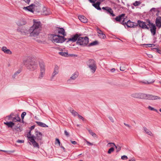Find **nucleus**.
<instances>
[{"label": "nucleus", "instance_id": "37", "mask_svg": "<svg viewBox=\"0 0 161 161\" xmlns=\"http://www.w3.org/2000/svg\"><path fill=\"white\" fill-rule=\"evenodd\" d=\"M155 81V80H153L151 81H150L149 80V81H142V83H143L146 84H152L153 82H154Z\"/></svg>", "mask_w": 161, "mask_h": 161}, {"label": "nucleus", "instance_id": "39", "mask_svg": "<svg viewBox=\"0 0 161 161\" xmlns=\"http://www.w3.org/2000/svg\"><path fill=\"white\" fill-rule=\"evenodd\" d=\"M45 74V71H40L38 78L40 79H42L44 76Z\"/></svg>", "mask_w": 161, "mask_h": 161}, {"label": "nucleus", "instance_id": "26", "mask_svg": "<svg viewBox=\"0 0 161 161\" xmlns=\"http://www.w3.org/2000/svg\"><path fill=\"white\" fill-rule=\"evenodd\" d=\"M149 100H155L160 99L161 97L159 96L149 94Z\"/></svg>", "mask_w": 161, "mask_h": 161}, {"label": "nucleus", "instance_id": "13", "mask_svg": "<svg viewBox=\"0 0 161 161\" xmlns=\"http://www.w3.org/2000/svg\"><path fill=\"white\" fill-rule=\"evenodd\" d=\"M58 34L59 35H61L62 36H66V33L65 32V31L64 28L58 27Z\"/></svg>", "mask_w": 161, "mask_h": 161}, {"label": "nucleus", "instance_id": "60", "mask_svg": "<svg viewBox=\"0 0 161 161\" xmlns=\"http://www.w3.org/2000/svg\"><path fill=\"white\" fill-rule=\"evenodd\" d=\"M35 126V125H32L31 126V127L29 128V129H30L29 130H30V131H31L32 130H33L34 129Z\"/></svg>", "mask_w": 161, "mask_h": 161}, {"label": "nucleus", "instance_id": "9", "mask_svg": "<svg viewBox=\"0 0 161 161\" xmlns=\"http://www.w3.org/2000/svg\"><path fill=\"white\" fill-rule=\"evenodd\" d=\"M32 27H30L29 29H26L25 28H23V31H22V34L23 35H27L30 34V36H31L35 37V35L33 32H32Z\"/></svg>", "mask_w": 161, "mask_h": 161}, {"label": "nucleus", "instance_id": "30", "mask_svg": "<svg viewBox=\"0 0 161 161\" xmlns=\"http://www.w3.org/2000/svg\"><path fill=\"white\" fill-rule=\"evenodd\" d=\"M88 66L89 68L92 70V71L93 73H94L96 71L97 69L96 64L93 65H89Z\"/></svg>", "mask_w": 161, "mask_h": 161}, {"label": "nucleus", "instance_id": "5", "mask_svg": "<svg viewBox=\"0 0 161 161\" xmlns=\"http://www.w3.org/2000/svg\"><path fill=\"white\" fill-rule=\"evenodd\" d=\"M89 42V39L87 36L82 37L80 36L78 41L76 42V44L77 45L85 47L87 45Z\"/></svg>", "mask_w": 161, "mask_h": 161}, {"label": "nucleus", "instance_id": "4", "mask_svg": "<svg viewBox=\"0 0 161 161\" xmlns=\"http://www.w3.org/2000/svg\"><path fill=\"white\" fill-rule=\"evenodd\" d=\"M33 20V25L31 27H32V32H33L35 36H37L40 32V28L41 27V23L40 21H36Z\"/></svg>", "mask_w": 161, "mask_h": 161}, {"label": "nucleus", "instance_id": "6", "mask_svg": "<svg viewBox=\"0 0 161 161\" xmlns=\"http://www.w3.org/2000/svg\"><path fill=\"white\" fill-rule=\"evenodd\" d=\"M126 25L128 28H135L138 26L140 28L141 27V20H138L137 23H136L129 20L127 22Z\"/></svg>", "mask_w": 161, "mask_h": 161}, {"label": "nucleus", "instance_id": "25", "mask_svg": "<svg viewBox=\"0 0 161 161\" xmlns=\"http://www.w3.org/2000/svg\"><path fill=\"white\" fill-rule=\"evenodd\" d=\"M78 18L81 22H82L84 23H86L87 22V19L84 16H79L78 17Z\"/></svg>", "mask_w": 161, "mask_h": 161}, {"label": "nucleus", "instance_id": "31", "mask_svg": "<svg viewBox=\"0 0 161 161\" xmlns=\"http://www.w3.org/2000/svg\"><path fill=\"white\" fill-rule=\"evenodd\" d=\"M143 130L146 134L151 136L153 135V134L152 132L148 129L146 127H143Z\"/></svg>", "mask_w": 161, "mask_h": 161}, {"label": "nucleus", "instance_id": "2", "mask_svg": "<svg viewBox=\"0 0 161 161\" xmlns=\"http://www.w3.org/2000/svg\"><path fill=\"white\" fill-rule=\"evenodd\" d=\"M35 135H34V137L33 139L32 140L31 143L34 147H37L39 148V145L35 140H36L37 142L41 141L42 139L43 135L37 129H35Z\"/></svg>", "mask_w": 161, "mask_h": 161}, {"label": "nucleus", "instance_id": "61", "mask_svg": "<svg viewBox=\"0 0 161 161\" xmlns=\"http://www.w3.org/2000/svg\"><path fill=\"white\" fill-rule=\"evenodd\" d=\"M108 118L109 119H110V121L111 122H112L113 123L114 122V120L113 118L112 117L109 116Z\"/></svg>", "mask_w": 161, "mask_h": 161}, {"label": "nucleus", "instance_id": "57", "mask_svg": "<svg viewBox=\"0 0 161 161\" xmlns=\"http://www.w3.org/2000/svg\"><path fill=\"white\" fill-rule=\"evenodd\" d=\"M16 142L17 143H23L24 142V141L23 140H18L16 141Z\"/></svg>", "mask_w": 161, "mask_h": 161}, {"label": "nucleus", "instance_id": "58", "mask_svg": "<svg viewBox=\"0 0 161 161\" xmlns=\"http://www.w3.org/2000/svg\"><path fill=\"white\" fill-rule=\"evenodd\" d=\"M65 135L67 137H69V133L66 130H64V131Z\"/></svg>", "mask_w": 161, "mask_h": 161}, {"label": "nucleus", "instance_id": "16", "mask_svg": "<svg viewBox=\"0 0 161 161\" xmlns=\"http://www.w3.org/2000/svg\"><path fill=\"white\" fill-rule=\"evenodd\" d=\"M26 137L27 138L28 141H30V142H31L32 140L33 139V138L34 137V135H32L31 133V131L29 130L26 134Z\"/></svg>", "mask_w": 161, "mask_h": 161}, {"label": "nucleus", "instance_id": "43", "mask_svg": "<svg viewBox=\"0 0 161 161\" xmlns=\"http://www.w3.org/2000/svg\"><path fill=\"white\" fill-rule=\"evenodd\" d=\"M148 108L149 109L151 110H152V111H156V112H157V113H158V110L154 108H153V107H152L150 106H149L148 107Z\"/></svg>", "mask_w": 161, "mask_h": 161}, {"label": "nucleus", "instance_id": "8", "mask_svg": "<svg viewBox=\"0 0 161 161\" xmlns=\"http://www.w3.org/2000/svg\"><path fill=\"white\" fill-rule=\"evenodd\" d=\"M81 36V34L78 33L71 36V38L67 39L66 40H68L66 42H68L69 41H71L73 42H75L76 41H78L80 36Z\"/></svg>", "mask_w": 161, "mask_h": 161}, {"label": "nucleus", "instance_id": "14", "mask_svg": "<svg viewBox=\"0 0 161 161\" xmlns=\"http://www.w3.org/2000/svg\"><path fill=\"white\" fill-rule=\"evenodd\" d=\"M79 73L77 72L74 73L70 77V79L68 80L67 82L68 83H70L71 80H75L78 76Z\"/></svg>", "mask_w": 161, "mask_h": 161}, {"label": "nucleus", "instance_id": "12", "mask_svg": "<svg viewBox=\"0 0 161 161\" xmlns=\"http://www.w3.org/2000/svg\"><path fill=\"white\" fill-rule=\"evenodd\" d=\"M101 0H98V1L96 3L94 2V3H93L92 4V5L97 10H101V8L100 7V5L101 3Z\"/></svg>", "mask_w": 161, "mask_h": 161}, {"label": "nucleus", "instance_id": "46", "mask_svg": "<svg viewBox=\"0 0 161 161\" xmlns=\"http://www.w3.org/2000/svg\"><path fill=\"white\" fill-rule=\"evenodd\" d=\"M141 3L140 1H136L134 3H133V5L135 6H138Z\"/></svg>", "mask_w": 161, "mask_h": 161}, {"label": "nucleus", "instance_id": "22", "mask_svg": "<svg viewBox=\"0 0 161 161\" xmlns=\"http://www.w3.org/2000/svg\"><path fill=\"white\" fill-rule=\"evenodd\" d=\"M125 14H121L117 16L115 19L117 22H120L123 18L125 17Z\"/></svg>", "mask_w": 161, "mask_h": 161}, {"label": "nucleus", "instance_id": "20", "mask_svg": "<svg viewBox=\"0 0 161 161\" xmlns=\"http://www.w3.org/2000/svg\"><path fill=\"white\" fill-rule=\"evenodd\" d=\"M58 72V66L57 65H56L55 66V68L54 69V70L53 72L52 76L51 78V80H52L53 79V77L56 75L57 74Z\"/></svg>", "mask_w": 161, "mask_h": 161}, {"label": "nucleus", "instance_id": "32", "mask_svg": "<svg viewBox=\"0 0 161 161\" xmlns=\"http://www.w3.org/2000/svg\"><path fill=\"white\" fill-rule=\"evenodd\" d=\"M131 96L133 97L141 98V94L140 93H136L131 94Z\"/></svg>", "mask_w": 161, "mask_h": 161}, {"label": "nucleus", "instance_id": "28", "mask_svg": "<svg viewBox=\"0 0 161 161\" xmlns=\"http://www.w3.org/2000/svg\"><path fill=\"white\" fill-rule=\"evenodd\" d=\"M36 122L38 126L41 127H48V125L43 123L39 121H36Z\"/></svg>", "mask_w": 161, "mask_h": 161}, {"label": "nucleus", "instance_id": "45", "mask_svg": "<svg viewBox=\"0 0 161 161\" xmlns=\"http://www.w3.org/2000/svg\"><path fill=\"white\" fill-rule=\"evenodd\" d=\"M114 147H111L108 149V153L109 154L111 153L112 152L114 151Z\"/></svg>", "mask_w": 161, "mask_h": 161}, {"label": "nucleus", "instance_id": "24", "mask_svg": "<svg viewBox=\"0 0 161 161\" xmlns=\"http://www.w3.org/2000/svg\"><path fill=\"white\" fill-rule=\"evenodd\" d=\"M147 22L142 21V28L149 30L150 29V26H148L147 25Z\"/></svg>", "mask_w": 161, "mask_h": 161}, {"label": "nucleus", "instance_id": "38", "mask_svg": "<svg viewBox=\"0 0 161 161\" xmlns=\"http://www.w3.org/2000/svg\"><path fill=\"white\" fill-rule=\"evenodd\" d=\"M58 53L61 55L68 57V53L65 52H59Z\"/></svg>", "mask_w": 161, "mask_h": 161}, {"label": "nucleus", "instance_id": "23", "mask_svg": "<svg viewBox=\"0 0 161 161\" xmlns=\"http://www.w3.org/2000/svg\"><path fill=\"white\" fill-rule=\"evenodd\" d=\"M4 124L7 126L8 128H12L15 125V123L11 121L9 122H4Z\"/></svg>", "mask_w": 161, "mask_h": 161}, {"label": "nucleus", "instance_id": "15", "mask_svg": "<svg viewBox=\"0 0 161 161\" xmlns=\"http://www.w3.org/2000/svg\"><path fill=\"white\" fill-rule=\"evenodd\" d=\"M51 12L44 6L43 7L42 10L41 12V14L44 15H47L50 14Z\"/></svg>", "mask_w": 161, "mask_h": 161}, {"label": "nucleus", "instance_id": "44", "mask_svg": "<svg viewBox=\"0 0 161 161\" xmlns=\"http://www.w3.org/2000/svg\"><path fill=\"white\" fill-rule=\"evenodd\" d=\"M71 113L74 116L78 115V114H79L76 111L73 110H72L71 111Z\"/></svg>", "mask_w": 161, "mask_h": 161}, {"label": "nucleus", "instance_id": "48", "mask_svg": "<svg viewBox=\"0 0 161 161\" xmlns=\"http://www.w3.org/2000/svg\"><path fill=\"white\" fill-rule=\"evenodd\" d=\"M123 20H122V22H120V23L122 24V25H123L125 27V25H126L127 24V22H125V18H123Z\"/></svg>", "mask_w": 161, "mask_h": 161}, {"label": "nucleus", "instance_id": "19", "mask_svg": "<svg viewBox=\"0 0 161 161\" xmlns=\"http://www.w3.org/2000/svg\"><path fill=\"white\" fill-rule=\"evenodd\" d=\"M26 24V21L24 19H21L19 20L17 23V25L19 26H21L25 25Z\"/></svg>", "mask_w": 161, "mask_h": 161}, {"label": "nucleus", "instance_id": "47", "mask_svg": "<svg viewBox=\"0 0 161 161\" xmlns=\"http://www.w3.org/2000/svg\"><path fill=\"white\" fill-rule=\"evenodd\" d=\"M26 115V113L25 112H23L21 114V118L22 119H24L25 116Z\"/></svg>", "mask_w": 161, "mask_h": 161}, {"label": "nucleus", "instance_id": "21", "mask_svg": "<svg viewBox=\"0 0 161 161\" xmlns=\"http://www.w3.org/2000/svg\"><path fill=\"white\" fill-rule=\"evenodd\" d=\"M39 65L40 67V71H45V66L44 62L42 61H39Z\"/></svg>", "mask_w": 161, "mask_h": 161}, {"label": "nucleus", "instance_id": "40", "mask_svg": "<svg viewBox=\"0 0 161 161\" xmlns=\"http://www.w3.org/2000/svg\"><path fill=\"white\" fill-rule=\"evenodd\" d=\"M88 131L89 133L94 137H97L96 134L94 132H93L92 130H88Z\"/></svg>", "mask_w": 161, "mask_h": 161}, {"label": "nucleus", "instance_id": "7", "mask_svg": "<svg viewBox=\"0 0 161 161\" xmlns=\"http://www.w3.org/2000/svg\"><path fill=\"white\" fill-rule=\"evenodd\" d=\"M147 22L148 23L147 25L150 26V31L151 34L153 35L154 36L156 34L157 29L156 25H155L153 23H151L149 19H147Z\"/></svg>", "mask_w": 161, "mask_h": 161}, {"label": "nucleus", "instance_id": "59", "mask_svg": "<svg viewBox=\"0 0 161 161\" xmlns=\"http://www.w3.org/2000/svg\"><path fill=\"white\" fill-rule=\"evenodd\" d=\"M120 70L121 71H124L125 69V67L122 66H120Z\"/></svg>", "mask_w": 161, "mask_h": 161}, {"label": "nucleus", "instance_id": "53", "mask_svg": "<svg viewBox=\"0 0 161 161\" xmlns=\"http://www.w3.org/2000/svg\"><path fill=\"white\" fill-rule=\"evenodd\" d=\"M77 55L74 54H70L68 53V57H77Z\"/></svg>", "mask_w": 161, "mask_h": 161}, {"label": "nucleus", "instance_id": "54", "mask_svg": "<svg viewBox=\"0 0 161 161\" xmlns=\"http://www.w3.org/2000/svg\"><path fill=\"white\" fill-rule=\"evenodd\" d=\"M121 158L123 160H125L127 159L128 158L126 156L124 155L121 156Z\"/></svg>", "mask_w": 161, "mask_h": 161}, {"label": "nucleus", "instance_id": "51", "mask_svg": "<svg viewBox=\"0 0 161 161\" xmlns=\"http://www.w3.org/2000/svg\"><path fill=\"white\" fill-rule=\"evenodd\" d=\"M55 143H58L59 145L60 146V142L59 140V139L58 138H56V140H55Z\"/></svg>", "mask_w": 161, "mask_h": 161}, {"label": "nucleus", "instance_id": "49", "mask_svg": "<svg viewBox=\"0 0 161 161\" xmlns=\"http://www.w3.org/2000/svg\"><path fill=\"white\" fill-rule=\"evenodd\" d=\"M5 53L8 54H11L12 53V52L9 49H7V50Z\"/></svg>", "mask_w": 161, "mask_h": 161}, {"label": "nucleus", "instance_id": "10", "mask_svg": "<svg viewBox=\"0 0 161 161\" xmlns=\"http://www.w3.org/2000/svg\"><path fill=\"white\" fill-rule=\"evenodd\" d=\"M102 9L104 11L109 14L110 16L113 17L115 16V15L113 13V11L111 8L108 7H103L102 8Z\"/></svg>", "mask_w": 161, "mask_h": 161}, {"label": "nucleus", "instance_id": "11", "mask_svg": "<svg viewBox=\"0 0 161 161\" xmlns=\"http://www.w3.org/2000/svg\"><path fill=\"white\" fill-rule=\"evenodd\" d=\"M43 8V7H42L41 4L39 3L38 4H34V7H33V9L34 10V13L35 12L40 13L41 14L42 11L41 10L42 8Z\"/></svg>", "mask_w": 161, "mask_h": 161}, {"label": "nucleus", "instance_id": "62", "mask_svg": "<svg viewBox=\"0 0 161 161\" xmlns=\"http://www.w3.org/2000/svg\"><path fill=\"white\" fill-rule=\"evenodd\" d=\"M78 116L79 119H82V120H84V118L82 116L79 115V114H78Z\"/></svg>", "mask_w": 161, "mask_h": 161}, {"label": "nucleus", "instance_id": "17", "mask_svg": "<svg viewBox=\"0 0 161 161\" xmlns=\"http://www.w3.org/2000/svg\"><path fill=\"white\" fill-rule=\"evenodd\" d=\"M155 23L156 26L159 28L161 27V17H158L156 19Z\"/></svg>", "mask_w": 161, "mask_h": 161}, {"label": "nucleus", "instance_id": "63", "mask_svg": "<svg viewBox=\"0 0 161 161\" xmlns=\"http://www.w3.org/2000/svg\"><path fill=\"white\" fill-rule=\"evenodd\" d=\"M14 152H15V150H9V151H7V153H8L10 154V153H13Z\"/></svg>", "mask_w": 161, "mask_h": 161}, {"label": "nucleus", "instance_id": "3", "mask_svg": "<svg viewBox=\"0 0 161 161\" xmlns=\"http://www.w3.org/2000/svg\"><path fill=\"white\" fill-rule=\"evenodd\" d=\"M23 62L27 68L31 70H34L37 67V63L30 58H28L26 60H24Z\"/></svg>", "mask_w": 161, "mask_h": 161}, {"label": "nucleus", "instance_id": "55", "mask_svg": "<svg viewBox=\"0 0 161 161\" xmlns=\"http://www.w3.org/2000/svg\"><path fill=\"white\" fill-rule=\"evenodd\" d=\"M7 49H8L6 47H3L2 48V51L5 53L7 50Z\"/></svg>", "mask_w": 161, "mask_h": 161}, {"label": "nucleus", "instance_id": "34", "mask_svg": "<svg viewBox=\"0 0 161 161\" xmlns=\"http://www.w3.org/2000/svg\"><path fill=\"white\" fill-rule=\"evenodd\" d=\"M149 94L142 93V99L149 100Z\"/></svg>", "mask_w": 161, "mask_h": 161}, {"label": "nucleus", "instance_id": "56", "mask_svg": "<svg viewBox=\"0 0 161 161\" xmlns=\"http://www.w3.org/2000/svg\"><path fill=\"white\" fill-rule=\"evenodd\" d=\"M16 117H13L12 119V122H17V121H16Z\"/></svg>", "mask_w": 161, "mask_h": 161}, {"label": "nucleus", "instance_id": "29", "mask_svg": "<svg viewBox=\"0 0 161 161\" xmlns=\"http://www.w3.org/2000/svg\"><path fill=\"white\" fill-rule=\"evenodd\" d=\"M20 126V124H18L17 125L13 128V130L14 131L15 130L17 131H19V132H21L22 130L21 129Z\"/></svg>", "mask_w": 161, "mask_h": 161}, {"label": "nucleus", "instance_id": "18", "mask_svg": "<svg viewBox=\"0 0 161 161\" xmlns=\"http://www.w3.org/2000/svg\"><path fill=\"white\" fill-rule=\"evenodd\" d=\"M112 145H113L114 146H115L116 149L117 150V153H118V152L121 149V147L118 145H116L114 143H108V144L107 146H112Z\"/></svg>", "mask_w": 161, "mask_h": 161}, {"label": "nucleus", "instance_id": "50", "mask_svg": "<svg viewBox=\"0 0 161 161\" xmlns=\"http://www.w3.org/2000/svg\"><path fill=\"white\" fill-rule=\"evenodd\" d=\"M154 49H155V52L161 54V50H159L158 48H154Z\"/></svg>", "mask_w": 161, "mask_h": 161}, {"label": "nucleus", "instance_id": "64", "mask_svg": "<svg viewBox=\"0 0 161 161\" xmlns=\"http://www.w3.org/2000/svg\"><path fill=\"white\" fill-rule=\"evenodd\" d=\"M70 142L73 144L75 145L77 144V142L75 141H72V140H70Z\"/></svg>", "mask_w": 161, "mask_h": 161}, {"label": "nucleus", "instance_id": "35", "mask_svg": "<svg viewBox=\"0 0 161 161\" xmlns=\"http://www.w3.org/2000/svg\"><path fill=\"white\" fill-rule=\"evenodd\" d=\"M95 61L93 59H90L89 60L88 62V65H93L96 64Z\"/></svg>", "mask_w": 161, "mask_h": 161}, {"label": "nucleus", "instance_id": "41", "mask_svg": "<svg viewBox=\"0 0 161 161\" xmlns=\"http://www.w3.org/2000/svg\"><path fill=\"white\" fill-rule=\"evenodd\" d=\"M21 72V71L20 69H19L17 71H16L14 74V75L13 76V77L14 78H15V77L18 75V74H19L20 72Z\"/></svg>", "mask_w": 161, "mask_h": 161}, {"label": "nucleus", "instance_id": "1", "mask_svg": "<svg viewBox=\"0 0 161 161\" xmlns=\"http://www.w3.org/2000/svg\"><path fill=\"white\" fill-rule=\"evenodd\" d=\"M58 27H56L53 31V34H50V36L52 37V41L53 43H62L65 41L67 38L58 34Z\"/></svg>", "mask_w": 161, "mask_h": 161}, {"label": "nucleus", "instance_id": "42", "mask_svg": "<svg viewBox=\"0 0 161 161\" xmlns=\"http://www.w3.org/2000/svg\"><path fill=\"white\" fill-rule=\"evenodd\" d=\"M13 116H14V114L13 113H11V114H10L9 115L7 116L6 117V119L8 118V120H11V119H12V118H13Z\"/></svg>", "mask_w": 161, "mask_h": 161}, {"label": "nucleus", "instance_id": "36", "mask_svg": "<svg viewBox=\"0 0 161 161\" xmlns=\"http://www.w3.org/2000/svg\"><path fill=\"white\" fill-rule=\"evenodd\" d=\"M29 8H28V11L34 13V10L33 9V7H34V4H32L29 6Z\"/></svg>", "mask_w": 161, "mask_h": 161}, {"label": "nucleus", "instance_id": "52", "mask_svg": "<svg viewBox=\"0 0 161 161\" xmlns=\"http://www.w3.org/2000/svg\"><path fill=\"white\" fill-rule=\"evenodd\" d=\"M16 117V121L17 122H20L21 121V119L20 118V117L19 116V115H18L17 117Z\"/></svg>", "mask_w": 161, "mask_h": 161}, {"label": "nucleus", "instance_id": "27", "mask_svg": "<svg viewBox=\"0 0 161 161\" xmlns=\"http://www.w3.org/2000/svg\"><path fill=\"white\" fill-rule=\"evenodd\" d=\"M98 30H99L100 32H99L98 31L97 32V33L99 34L98 36H99L100 38L102 39H105L106 38V36L105 34L103 33V31L99 28H98L97 29V31H98Z\"/></svg>", "mask_w": 161, "mask_h": 161}, {"label": "nucleus", "instance_id": "33", "mask_svg": "<svg viewBox=\"0 0 161 161\" xmlns=\"http://www.w3.org/2000/svg\"><path fill=\"white\" fill-rule=\"evenodd\" d=\"M98 42L97 41H95L89 43L88 45V47H90L92 46L97 45L98 44Z\"/></svg>", "mask_w": 161, "mask_h": 161}]
</instances>
